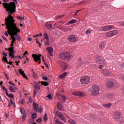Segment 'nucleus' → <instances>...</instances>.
<instances>
[{"instance_id": "obj_35", "label": "nucleus", "mask_w": 124, "mask_h": 124, "mask_svg": "<svg viewBox=\"0 0 124 124\" xmlns=\"http://www.w3.org/2000/svg\"><path fill=\"white\" fill-rule=\"evenodd\" d=\"M56 123L57 124H64L63 123H62V122H61V121H60V120L59 119H57L56 120Z\"/></svg>"}, {"instance_id": "obj_23", "label": "nucleus", "mask_w": 124, "mask_h": 124, "mask_svg": "<svg viewBox=\"0 0 124 124\" xmlns=\"http://www.w3.org/2000/svg\"><path fill=\"white\" fill-rule=\"evenodd\" d=\"M39 83H41V85H43L45 87H47L49 85V83L46 81H40Z\"/></svg>"}, {"instance_id": "obj_56", "label": "nucleus", "mask_w": 124, "mask_h": 124, "mask_svg": "<svg viewBox=\"0 0 124 124\" xmlns=\"http://www.w3.org/2000/svg\"><path fill=\"white\" fill-rule=\"evenodd\" d=\"M20 103L21 104H25V101L23 99L21 100Z\"/></svg>"}, {"instance_id": "obj_37", "label": "nucleus", "mask_w": 124, "mask_h": 124, "mask_svg": "<svg viewBox=\"0 0 124 124\" xmlns=\"http://www.w3.org/2000/svg\"><path fill=\"white\" fill-rule=\"evenodd\" d=\"M37 117V115L36 113H34L31 115L32 119H36V117Z\"/></svg>"}, {"instance_id": "obj_52", "label": "nucleus", "mask_w": 124, "mask_h": 124, "mask_svg": "<svg viewBox=\"0 0 124 124\" xmlns=\"http://www.w3.org/2000/svg\"><path fill=\"white\" fill-rule=\"evenodd\" d=\"M47 97L48 98V99H51V98H52V95H51L50 94H48Z\"/></svg>"}, {"instance_id": "obj_64", "label": "nucleus", "mask_w": 124, "mask_h": 124, "mask_svg": "<svg viewBox=\"0 0 124 124\" xmlns=\"http://www.w3.org/2000/svg\"><path fill=\"white\" fill-rule=\"evenodd\" d=\"M28 41H30L31 42L32 40V38H29L28 39Z\"/></svg>"}, {"instance_id": "obj_63", "label": "nucleus", "mask_w": 124, "mask_h": 124, "mask_svg": "<svg viewBox=\"0 0 124 124\" xmlns=\"http://www.w3.org/2000/svg\"><path fill=\"white\" fill-rule=\"evenodd\" d=\"M103 65H101L99 66V69H102V68L103 67Z\"/></svg>"}, {"instance_id": "obj_31", "label": "nucleus", "mask_w": 124, "mask_h": 124, "mask_svg": "<svg viewBox=\"0 0 124 124\" xmlns=\"http://www.w3.org/2000/svg\"><path fill=\"white\" fill-rule=\"evenodd\" d=\"M104 74H105V75H110V73H109V71L107 70H105L103 71Z\"/></svg>"}, {"instance_id": "obj_60", "label": "nucleus", "mask_w": 124, "mask_h": 124, "mask_svg": "<svg viewBox=\"0 0 124 124\" xmlns=\"http://www.w3.org/2000/svg\"><path fill=\"white\" fill-rule=\"evenodd\" d=\"M28 54H29L28 51H25L24 53L23 54V56H26V55H28Z\"/></svg>"}, {"instance_id": "obj_13", "label": "nucleus", "mask_w": 124, "mask_h": 124, "mask_svg": "<svg viewBox=\"0 0 124 124\" xmlns=\"http://www.w3.org/2000/svg\"><path fill=\"white\" fill-rule=\"evenodd\" d=\"M61 65L62 70H65L68 68V65L65 62H62Z\"/></svg>"}, {"instance_id": "obj_49", "label": "nucleus", "mask_w": 124, "mask_h": 124, "mask_svg": "<svg viewBox=\"0 0 124 124\" xmlns=\"http://www.w3.org/2000/svg\"><path fill=\"white\" fill-rule=\"evenodd\" d=\"M62 93H63V90H61V91H59L58 94L59 95H61L62 94Z\"/></svg>"}, {"instance_id": "obj_57", "label": "nucleus", "mask_w": 124, "mask_h": 124, "mask_svg": "<svg viewBox=\"0 0 124 124\" xmlns=\"http://www.w3.org/2000/svg\"><path fill=\"white\" fill-rule=\"evenodd\" d=\"M86 33L87 34H89V33H91V31L89 30H87L86 31Z\"/></svg>"}, {"instance_id": "obj_10", "label": "nucleus", "mask_w": 124, "mask_h": 124, "mask_svg": "<svg viewBox=\"0 0 124 124\" xmlns=\"http://www.w3.org/2000/svg\"><path fill=\"white\" fill-rule=\"evenodd\" d=\"M73 95H75V96H84L85 93L82 92H74L72 93Z\"/></svg>"}, {"instance_id": "obj_22", "label": "nucleus", "mask_w": 124, "mask_h": 124, "mask_svg": "<svg viewBox=\"0 0 124 124\" xmlns=\"http://www.w3.org/2000/svg\"><path fill=\"white\" fill-rule=\"evenodd\" d=\"M111 31V34L112 35V36H114V35H117V34L119 33V31L117 30H114Z\"/></svg>"}, {"instance_id": "obj_32", "label": "nucleus", "mask_w": 124, "mask_h": 124, "mask_svg": "<svg viewBox=\"0 0 124 124\" xmlns=\"http://www.w3.org/2000/svg\"><path fill=\"white\" fill-rule=\"evenodd\" d=\"M75 23H77V20L72 19L69 22V24H74Z\"/></svg>"}, {"instance_id": "obj_61", "label": "nucleus", "mask_w": 124, "mask_h": 124, "mask_svg": "<svg viewBox=\"0 0 124 124\" xmlns=\"http://www.w3.org/2000/svg\"><path fill=\"white\" fill-rule=\"evenodd\" d=\"M85 64H86V62H85V63H82L80 65V66L83 67V66H86V65H85Z\"/></svg>"}, {"instance_id": "obj_45", "label": "nucleus", "mask_w": 124, "mask_h": 124, "mask_svg": "<svg viewBox=\"0 0 124 124\" xmlns=\"http://www.w3.org/2000/svg\"><path fill=\"white\" fill-rule=\"evenodd\" d=\"M37 95V92L35 90H34V92H33V96L34 97H35Z\"/></svg>"}, {"instance_id": "obj_26", "label": "nucleus", "mask_w": 124, "mask_h": 124, "mask_svg": "<svg viewBox=\"0 0 124 124\" xmlns=\"http://www.w3.org/2000/svg\"><path fill=\"white\" fill-rule=\"evenodd\" d=\"M106 35V36H108V37H111V36H113L111 31L107 32Z\"/></svg>"}, {"instance_id": "obj_48", "label": "nucleus", "mask_w": 124, "mask_h": 124, "mask_svg": "<svg viewBox=\"0 0 124 124\" xmlns=\"http://www.w3.org/2000/svg\"><path fill=\"white\" fill-rule=\"evenodd\" d=\"M22 122H25L26 121V116L25 115H23L22 116Z\"/></svg>"}, {"instance_id": "obj_59", "label": "nucleus", "mask_w": 124, "mask_h": 124, "mask_svg": "<svg viewBox=\"0 0 124 124\" xmlns=\"http://www.w3.org/2000/svg\"><path fill=\"white\" fill-rule=\"evenodd\" d=\"M5 94H6V95H7V96H8V95L9 94L8 93V90H7V89L6 90H5Z\"/></svg>"}, {"instance_id": "obj_2", "label": "nucleus", "mask_w": 124, "mask_h": 124, "mask_svg": "<svg viewBox=\"0 0 124 124\" xmlns=\"http://www.w3.org/2000/svg\"><path fill=\"white\" fill-rule=\"evenodd\" d=\"M99 91H100L99 87L95 86L90 88L89 93L93 95H97V94H99Z\"/></svg>"}, {"instance_id": "obj_17", "label": "nucleus", "mask_w": 124, "mask_h": 124, "mask_svg": "<svg viewBox=\"0 0 124 124\" xmlns=\"http://www.w3.org/2000/svg\"><path fill=\"white\" fill-rule=\"evenodd\" d=\"M57 109L59 110V111H62V109L63 107H62V104L60 102H58L57 104Z\"/></svg>"}, {"instance_id": "obj_27", "label": "nucleus", "mask_w": 124, "mask_h": 124, "mask_svg": "<svg viewBox=\"0 0 124 124\" xmlns=\"http://www.w3.org/2000/svg\"><path fill=\"white\" fill-rule=\"evenodd\" d=\"M66 75H67V73L64 72L60 76V78L61 79H62L63 78H64V77H66Z\"/></svg>"}, {"instance_id": "obj_47", "label": "nucleus", "mask_w": 124, "mask_h": 124, "mask_svg": "<svg viewBox=\"0 0 124 124\" xmlns=\"http://www.w3.org/2000/svg\"><path fill=\"white\" fill-rule=\"evenodd\" d=\"M3 61H4L5 62H7V58L6 57H3Z\"/></svg>"}, {"instance_id": "obj_20", "label": "nucleus", "mask_w": 124, "mask_h": 124, "mask_svg": "<svg viewBox=\"0 0 124 124\" xmlns=\"http://www.w3.org/2000/svg\"><path fill=\"white\" fill-rule=\"evenodd\" d=\"M107 97L109 99H112L114 97V94L108 93L107 95Z\"/></svg>"}, {"instance_id": "obj_33", "label": "nucleus", "mask_w": 124, "mask_h": 124, "mask_svg": "<svg viewBox=\"0 0 124 124\" xmlns=\"http://www.w3.org/2000/svg\"><path fill=\"white\" fill-rule=\"evenodd\" d=\"M45 45L46 46H49L50 45V42L49 41V39H46Z\"/></svg>"}, {"instance_id": "obj_4", "label": "nucleus", "mask_w": 124, "mask_h": 124, "mask_svg": "<svg viewBox=\"0 0 124 124\" xmlns=\"http://www.w3.org/2000/svg\"><path fill=\"white\" fill-rule=\"evenodd\" d=\"M5 50L9 51V57H12V59H13L14 60V58H15V50H14V47H11L9 48H5Z\"/></svg>"}, {"instance_id": "obj_15", "label": "nucleus", "mask_w": 124, "mask_h": 124, "mask_svg": "<svg viewBox=\"0 0 124 124\" xmlns=\"http://www.w3.org/2000/svg\"><path fill=\"white\" fill-rule=\"evenodd\" d=\"M77 39V38L74 35H71L68 37V40H69V41H70V42H75V41H76Z\"/></svg>"}, {"instance_id": "obj_5", "label": "nucleus", "mask_w": 124, "mask_h": 124, "mask_svg": "<svg viewBox=\"0 0 124 124\" xmlns=\"http://www.w3.org/2000/svg\"><path fill=\"white\" fill-rule=\"evenodd\" d=\"M90 81H91V78H90V77H83L80 79V82L81 84H83V85L88 84Z\"/></svg>"}, {"instance_id": "obj_14", "label": "nucleus", "mask_w": 124, "mask_h": 124, "mask_svg": "<svg viewBox=\"0 0 124 124\" xmlns=\"http://www.w3.org/2000/svg\"><path fill=\"white\" fill-rule=\"evenodd\" d=\"M114 118L116 120H120L121 119V113L116 111L114 113Z\"/></svg>"}, {"instance_id": "obj_7", "label": "nucleus", "mask_w": 124, "mask_h": 124, "mask_svg": "<svg viewBox=\"0 0 124 124\" xmlns=\"http://www.w3.org/2000/svg\"><path fill=\"white\" fill-rule=\"evenodd\" d=\"M114 26L108 25L102 27V31H111V30H114Z\"/></svg>"}, {"instance_id": "obj_58", "label": "nucleus", "mask_w": 124, "mask_h": 124, "mask_svg": "<svg viewBox=\"0 0 124 124\" xmlns=\"http://www.w3.org/2000/svg\"><path fill=\"white\" fill-rule=\"evenodd\" d=\"M1 88L4 90V91H6L7 89H6V87L5 86H2Z\"/></svg>"}, {"instance_id": "obj_38", "label": "nucleus", "mask_w": 124, "mask_h": 124, "mask_svg": "<svg viewBox=\"0 0 124 124\" xmlns=\"http://www.w3.org/2000/svg\"><path fill=\"white\" fill-rule=\"evenodd\" d=\"M44 36L46 39H49V36H48V34L46 33H44Z\"/></svg>"}, {"instance_id": "obj_55", "label": "nucleus", "mask_w": 124, "mask_h": 124, "mask_svg": "<svg viewBox=\"0 0 124 124\" xmlns=\"http://www.w3.org/2000/svg\"><path fill=\"white\" fill-rule=\"evenodd\" d=\"M62 99L64 100V101H65L66 100V98H65V96H64V95L62 96Z\"/></svg>"}, {"instance_id": "obj_51", "label": "nucleus", "mask_w": 124, "mask_h": 124, "mask_svg": "<svg viewBox=\"0 0 124 124\" xmlns=\"http://www.w3.org/2000/svg\"><path fill=\"white\" fill-rule=\"evenodd\" d=\"M43 80H44L45 81H47L48 80V78L46 77H43L42 78Z\"/></svg>"}, {"instance_id": "obj_9", "label": "nucleus", "mask_w": 124, "mask_h": 124, "mask_svg": "<svg viewBox=\"0 0 124 124\" xmlns=\"http://www.w3.org/2000/svg\"><path fill=\"white\" fill-rule=\"evenodd\" d=\"M46 50L50 56H53V53L54 52V48L52 46H48L46 48Z\"/></svg>"}, {"instance_id": "obj_42", "label": "nucleus", "mask_w": 124, "mask_h": 124, "mask_svg": "<svg viewBox=\"0 0 124 124\" xmlns=\"http://www.w3.org/2000/svg\"><path fill=\"white\" fill-rule=\"evenodd\" d=\"M8 97H10L11 98H14V95L12 93L9 94L8 96H7Z\"/></svg>"}, {"instance_id": "obj_16", "label": "nucleus", "mask_w": 124, "mask_h": 124, "mask_svg": "<svg viewBox=\"0 0 124 124\" xmlns=\"http://www.w3.org/2000/svg\"><path fill=\"white\" fill-rule=\"evenodd\" d=\"M18 71L19 72L20 74H21V75H22V76L24 77V78H25L26 79H29L28 78V77H27V76L26 75V74H25V72L23 70H22V69H18Z\"/></svg>"}, {"instance_id": "obj_24", "label": "nucleus", "mask_w": 124, "mask_h": 124, "mask_svg": "<svg viewBox=\"0 0 124 124\" xmlns=\"http://www.w3.org/2000/svg\"><path fill=\"white\" fill-rule=\"evenodd\" d=\"M37 112L42 114V112H43V108L42 106H40L38 108H37Z\"/></svg>"}, {"instance_id": "obj_50", "label": "nucleus", "mask_w": 124, "mask_h": 124, "mask_svg": "<svg viewBox=\"0 0 124 124\" xmlns=\"http://www.w3.org/2000/svg\"><path fill=\"white\" fill-rule=\"evenodd\" d=\"M33 77H34V78H36V77H37L36 73L35 72L33 73Z\"/></svg>"}, {"instance_id": "obj_12", "label": "nucleus", "mask_w": 124, "mask_h": 124, "mask_svg": "<svg viewBox=\"0 0 124 124\" xmlns=\"http://www.w3.org/2000/svg\"><path fill=\"white\" fill-rule=\"evenodd\" d=\"M106 86L108 89H111V88L114 87V82L111 81H108L106 83Z\"/></svg>"}, {"instance_id": "obj_25", "label": "nucleus", "mask_w": 124, "mask_h": 124, "mask_svg": "<svg viewBox=\"0 0 124 124\" xmlns=\"http://www.w3.org/2000/svg\"><path fill=\"white\" fill-rule=\"evenodd\" d=\"M9 90L11 92V93H16V92L15 91L14 88H13V87L12 86H10L9 87Z\"/></svg>"}, {"instance_id": "obj_21", "label": "nucleus", "mask_w": 124, "mask_h": 124, "mask_svg": "<svg viewBox=\"0 0 124 124\" xmlns=\"http://www.w3.org/2000/svg\"><path fill=\"white\" fill-rule=\"evenodd\" d=\"M34 89L36 90V91H39L40 90V85L38 83L34 85Z\"/></svg>"}, {"instance_id": "obj_18", "label": "nucleus", "mask_w": 124, "mask_h": 124, "mask_svg": "<svg viewBox=\"0 0 124 124\" xmlns=\"http://www.w3.org/2000/svg\"><path fill=\"white\" fill-rule=\"evenodd\" d=\"M102 106L105 108H110V107L112 106V103H110L108 104H102Z\"/></svg>"}, {"instance_id": "obj_11", "label": "nucleus", "mask_w": 124, "mask_h": 124, "mask_svg": "<svg viewBox=\"0 0 124 124\" xmlns=\"http://www.w3.org/2000/svg\"><path fill=\"white\" fill-rule=\"evenodd\" d=\"M96 62L98 63L103 64V63H104V59H102V58L100 57H97L96 59Z\"/></svg>"}, {"instance_id": "obj_29", "label": "nucleus", "mask_w": 124, "mask_h": 124, "mask_svg": "<svg viewBox=\"0 0 124 124\" xmlns=\"http://www.w3.org/2000/svg\"><path fill=\"white\" fill-rule=\"evenodd\" d=\"M106 45V44L105 43H101L99 45V47L101 48V49H103V48H104V46H105Z\"/></svg>"}, {"instance_id": "obj_19", "label": "nucleus", "mask_w": 124, "mask_h": 124, "mask_svg": "<svg viewBox=\"0 0 124 124\" xmlns=\"http://www.w3.org/2000/svg\"><path fill=\"white\" fill-rule=\"evenodd\" d=\"M33 107L34 108V111L35 112H37V107H38V104H37L36 103H33Z\"/></svg>"}, {"instance_id": "obj_3", "label": "nucleus", "mask_w": 124, "mask_h": 124, "mask_svg": "<svg viewBox=\"0 0 124 124\" xmlns=\"http://www.w3.org/2000/svg\"><path fill=\"white\" fill-rule=\"evenodd\" d=\"M60 56L61 60H66V61H69L71 58V55L69 52L61 53Z\"/></svg>"}, {"instance_id": "obj_62", "label": "nucleus", "mask_w": 124, "mask_h": 124, "mask_svg": "<svg viewBox=\"0 0 124 124\" xmlns=\"http://www.w3.org/2000/svg\"><path fill=\"white\" fill-rule=\"evenodd\" d=\"M120 25L122 26H124V21L120 22Z\"/></svg>"}, {"instance_id": "obj_46", "label": "nucleus", "mask_w": 124, "mask_h": 124, "mask_svg": "<svg viewBox=\"0 0 124 124\" xmlns=\"http://www.w3.org/2000/svg\"><path fill=\"white\" fill-rule=\"evenodd\" d=\"M20 112L21 113V114H25V109H24L23 108H21Z\"/></svg>"}, {"instance_id": "obj_43", "label": "nucleus", "mask_w": 124, "mask_h": 124, "mask_svg": "<svg viewBox=\"0 0 124 124\" xmlns=\"http://www.w3.org/2000/svg\"><path fill=\"white\" fill-rule=\"evenodd\" d=\"M88 119L90 121H91V122H93V119H94V118H93V117L91 116L89 117V118H88Z\"/></svg>"}, {"instance_id": "obj_39", "label": "nucleus", "mask_w": 124, "mask_h": 124, "mask_svg": "<svg viewBox=\"0 0 124 124\" xmlns=\"http://www.w3.org/2000/svg\"><path fill=\"white\" fill-rule=\"evenodd\" d=\"M41 122H42V118H40L36 120V122L38 123L39 124H41Z\"/></svg>"}, {"instance_id": "obj_40", "label": "nucleus", "mask_w": 124, "mask_h": 124, "mask_svg": "<svg viewBox=\"0 0 124 124\" xmlns=\"http://www.w3.org/2000/svg\"><path fill=\"white\" fill-rule=\"evenodd\" d=\"M17 19L20 20V21H23L24 20V17L21 16H17Z\"/></svg>"}, {"instance_id": "obj_41", "label": "nucleus", "mask_w": 124, "mask_h": 124, "mask_svg": "<svg viewBox=\"0 0 124 124\" xmlns=\"http://www.w3.org/2000/svg\"><path fill=\"white\" fill-rule=\"evenodd\" d=\"M9 85L14 86V87H15V86H16V85L11 81H9Z\"/></svg>"}, {"instance_id": "obj_8", "label": "nucleus", "mask_w": 124, "mask_h": 124, "mask_svg": "<svg viewBox=\"0 0 124 124\" xmlns=\"http://www.w3.org/2000/svg\"><path fill=\"white\" fill-rule=\"evenodd\" d=\"M56 116L59 118V119H61L62 121H64V123H66V119L63 116L62 113L60 111L56 112Z\"/></svg>"}, {"instance_id": "obj_54", "label": "nucleus", "mask_w": 124, "mask_h": 124, "mask_svg": "<svg viewBox=\"0 0 124 124\" xmlns=\"http://www.w3.org/2000/svg\"><path fill=\"white\" fill-rule=\"evenodd\" d=\"M4 75L7 80H9V78H8V76H7V74L6 73H4Z\"/></svg>"}, {"instance_id": "obj_34", "label": "nucleus", "mask_w": 124, "mask_h": 124, "mask_svg": "<svg viewBox=\"0 0 124 124\" xmlns=\"http://www.w3.org/2000/svg\"><path fill=\"white\" fill-rule=\"evenodd\" d=\"M69 123L70 124H76V121H75V120H74L73 119H70L69 120Z\"/></svg>"}, {"instance_id": "obj_30", "label": "nucleus", "mask_w": 124, "mask_h": 124, "mask_svg": "<svg viewBox=\"0 0 124 124\" xmlns=\"http://www.w3.org/2000/svg\"><path fill=\"white\" fill-rule=\"evenodd\" d=\"M46 27L47 29H52V24H48L47 23H46Z\"/></svg>"}, {"instance_id": "obj_53", "label": "nucleus", "mask_w": 124, "mask_h": 124, "mask_svg": "<svg viewBox=\"0 0 124 124\" xmlns=\"http://www.w3.org/2000/svg\"><path fill=\"white\" fill-rule=\"evenodd\" d=\"M3 55L4 56L3 57H7V53L4 52V51H3L2 52Z\"/></svg>"}, {"instance_id": "obj_1", "label": "nucleus", "mask_w": 124, "mask_h": 124, "mask_svg": "<svg viewBox=\"0 0 124 124\" xmlns=\"http://www.w3.org/2000/svg\"><path fill=\"white\" fill-rule=\"evenodd\" d=\"M2 5L8 12L9 16L5 18V26L8 30V34L11 36L10 39L16 38L15 35L16 36V34L21 31L17 27V23H15V19L12 16L13 13L16 12V4L15 2H10L9 3L4 2L2 3Z\"/></svg>"}, {"instance_id": "obj_44", "label": "nucleus", "mask_w": 124, "mask_h": 124, "mask_svg": "<svg viewBox=\"0 0 124 124\" xmlns=\"http://www.w3.org/2000/svg\"><path fill=\"white\" fill-rule=\"evenodd\" d=\"M64 15H59L56 16V19H59V18H62Z\"/></svg>"}, {"instance_id": "obj_28", "label": "nucleus", "mask_w": 124, "mask_h": 124, "mask_svg": "<svg viewBox=\"0 0 124 124\" xmlns=\"http://www.w3.org/2000/svg\"><path fill=\"white\" fill-rule=\"evenodd\" d=\"M16 40H17V41H21V37H20V35H19V34L17 33L16 34Z\"/></svg>"}, {"instance_id": "obj_6", "label": "nucleus", "mask_w": 124, "mask_h": 124, "mask_svg": "<svg viewBox=\"0 0 124 124\" xmlns=\"http://www.w3.org/2000/svg\"><path fill=\"white\" fill-rule=\"evenodd\" d=\"M32 56L33 59H34V62H36L39 64L41 63V54H39V55H37V54H33Z\"/></svg>"}, {"instance_id": "obj_36", "label": "nucleus", "mask_w": 124, "mask_h": 124, "mask_svg": "<svg viewBox=\"0 0 124 124\" xmlns=\"http://www.w3.org/2000/svg\"><path fill=\"white\" fill-rule=\"evenodd\" d=\"M47 120H48V118L47 117V113H46L44 116V122H46Z\"/></svg>"}]
</instances>
